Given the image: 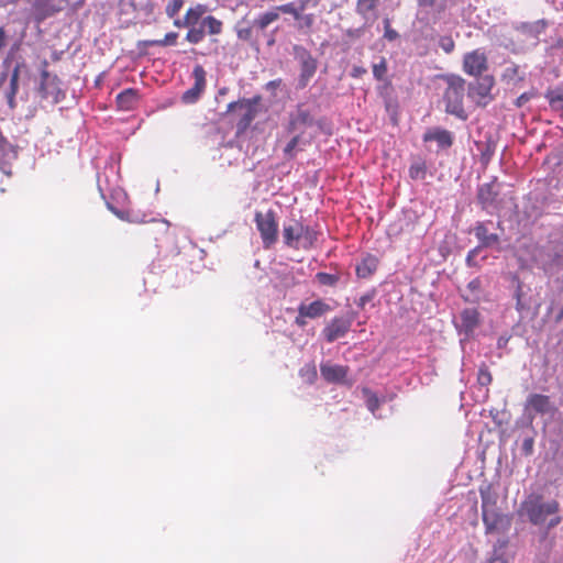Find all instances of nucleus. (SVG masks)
<instances>
[{
    "label": "nucleus",
    "mask_w": 563,
    "mask_h": 563,
    "mask_svg": "<svg viewBox=\"0 0 563 563\" xmlns=\"http://www.w3.org/2000/svg\"><path fill=\"white\" fill-rule=\"evenodd\" d=\"M283 239L286 246L307 251L314 246L318 240V232L313 228L295 220L284 225Z\"/></svg>",
    "instance_id": "nucleus-2"
},
{
    "label": "nucleus",
    "mask_w": 563,
    "mask_h": 563,
    "mask_svg": "<svg viewBox=\"0 0 563 563\" xmlns=\"http://www.w3.org/2000/svg\"><path fill=\"white\" fill-rule=\"evenodd\" d=\"M423 141H434L440 148H449L453 145V134L445 129L434 128L423 134Z\"/></svg>",
    "instance_id": "nucleus-17"
},
{
    "label": "nucleus",
    "mask_w": 563,
    "mask_h": 563,
    "mask_svg": "<svg viewBox=\"0 0 563 563\" xmlns=\"http://www.w3.org/2000/svg\"><path fill=\"white\" fill-rule=\"evenodd\" d=\"M398 36V32L390 26L389 20H385L384 37L388 41H395Z\"/></svg>",
    "instance_id": "nucleus-42"
},
{
    "label": "nucleus",
    "mask_w": 563,
    "mask_h": 563,
    "mask_svg": "<svg viewBox=\"0 0 563 563\" xmlns=\"http://www.w3.org/2000/svg\"><path fill=\"white\" fill-rule=\"evenodd\" d=\"M260 98H255L253 100H242L239 102H230L229 110L234 111L239 110L240 119L238 122V128L240 131L246 130L253 120L256 118L258 110L257 103Z\"/></svg>",
    "instance_id": "nucleus-9"
},
{
    "label": "nucleus",
    "mask_w": 563,
    "mask_h": 563,
    "mask_svg": "<svg viewBox=\"0 0 563 563\" xmlns=\"http://www.w3.org/2000/svg\"><path fill=\"white\" fill-rule=\"evenodd\" d=\"M555 47L563 48V38L558 40Z\"/></svg>",
    "instance_id": "nucleus-58"
},
{
    "label": "nucleus",
    "mask_w": 563,
    "mask_h": 563,
    "mask_svg": "<svg viewBox=\"0 0 563 563\" xmlns=\"http://www.w3.org/2000/svg\"><path fill=\"white\" fill-rule=\"evenodd\" d=\"M378 267V258L374 255L368 254L365 256L360 264L356 266V275L360 278L371 277Z\"/></svg>",
    "instance_id": "nucleus-21"
},
{
    "label": "nucleus",
    "mask_w": 563,
    "mask_h": 563,
    "mask_svg": "<svg viewBox=\"0 0 563 563\" xmlns=\"http://www.w3.org/2000/svg\"><path fill=\"white\" fill-rule=\"evenodd\" d=\"M563 319V306L559 314L556 316V322H560Z\"/></svg>",
    "instance_id": "nucleus-57"
},
{
    "label": "nucleus",
    "mask_w": 563,
    "mask_h": 563,
    "mask_svg": "<svg viewBox=\"0 0 563 563\" xmlns=\"http://www.w3.org/2000/svg\"><path fill=\"white\" fill-rule=\"evenodd\" d=\"M330 310V305L321 299L314 300L310 303H301L298 307V311L301 312L302 316H307L309 319L319 318Z\"/></svg>",
    "instance_id": "nucleus-18"
},
{
    "label": "nucleus",
    "mask_w": 563,
    "mask_h": 563,
    "mask_svg": "<svg viewBox=\"0 0 563 563\" xmlns=\"http://www.w3.org/2000/svg\"><path fill=\"white\" fill-rule=\"evenodd\" d=\"M507 543V540L498 541V545L494 547L492 555L486 560L485 563H512L508 558L505 556L504 553L498 551L499 549L505 548Z\"/></svg>",
    "instance_id": "nucleus-25"
},
{
    "label": "nucleus",
    "mask_w": 563,
    "mask_h": 563,
    "mask_svg": "<svg viewBox=\"0 0 563 563\" xmlns=\"http://www.w3.org/2000/svg\"><path fill=\"white\" fill-rule=\"evenodd\" d=\"M18 80H19V66L14 67L11 78H10V92L8 93L9 103L13 104L14 96L18 91Z\"/></svg>",
    "instance_id": "nucleus-31"
},
{
    "label": "nucleus",
    "mask_w": 563,
    "mask_h": 563,
    "mask_svg": "<svg viewBox=\"0 0 563 563\" xmlns=\"http://www.w3.org/2000/svg\"><path fill=\"white\" fill-rule=\"evenodd\" d=\"M313 124V117L310 111L302 104H299L294 113L289 117L287 131L295 133L300 131L305 126H311Z\"/></svg>",
    "instance_id": "nucleus-13"
},
{
    "label": "nucleus",
    "mask_w": 563,
    "mask_h": 563,
    "mask_svg": "<svg viewBox=\"0 0 563 563\" xmlns=\"http://www.w3.org/2000/svg\"><path fill=\"white\" fill-rule=\"evenodd\" d=\"M477 250L478 247L474 249L473 251H471L467 255V262L470 263L472 257L477 253Z\"/></svg>",
    "instance_id": "nucleus-56"
},
{
    "label": "nucleus",
    "mask_w": 563,
    "mask_h": 563,
    "mask_svg": "<svg viewBox=\"0 0 563 563\" xmlns=\"http://www.w3.org/2000/svg\"><path fill=\"white\" fill-rule=\"evenodd\" d=\"M372 299L371 295H363L358 300V307L364 308L365 303Z\"/></svg>",
    "instance_id": "nucleus-49"
},
{
    "label": "nucleus",
    "mask_w": 563,
    "mask_h": 563,
    "mask_svg": "<svg viewBox=\"0 0 563 563\" xmlns=\"http://www.w3.org/2000/svg\"><path fill=\"white\" fill-rule=\"evenodd\" d=\"M517 282H518V284H517V288H516V291H515L516 309L521 312V311L526 310L528 308V306L523 301L522 284H521V282L519 279Z\"/></svg>",
    "instance_id": "nucleus-35"
},
{
    "label": "nucleus",
    "mask_w": 563,
    "mask_h": 563,
    "mask_svg": "<svg viewBox=\"0 0 563 563\" xmlns=\"http://www.w3.org/2000/svg\"><path fill=\"white\" fill-rule=\"evenodd\" d=\"M499 188L500 185L496 180L483 184L478 187V203L489 213H494L503 207V199H499Z\"/></svg>",
    "instance_id": "nucleus-5"
},
{
    "label": "nucleus",
    "mask_w": 563,
    "mask_h": 563,
    "mask_svg": "<svg viewBox=\"0 0 563 563\" xmlns=\"http://www.w3.org/2000/svg\"><path fill=\"white\" fill-rule=\"evenodd\" d=\"M220 26H221V22L217 21L214 18H213V34L214 33H218L220 31Z\"/></svg>",
    "instance_id": "nucleus-54"
},
{
    "label": "nucleus",
    "mask_w": 563,
    "mask_h": 563,
    "mask_svg": "<svg viewBox=\"0 0 563 563\" xmlns=\"http://www.w3.org/2000/svg\"><path fill=\"white\" fill-rule=\"evenodd\" d=\"M276 85H277L276 81L268 82V86H272V87H275Z\"/></svg>",
    "instance_id": "nucleus-59"
},
{
    "label": "nucleus",
    "mask_w": 563,
    "mask_h": 563,
    "mask_svg": "<svg viewBox=\"0 0 563 563\" xmlns=\"http://www.w3.org/2000/svg\"><path fill=\"white\" fill-rule=\"evenodd\" d=\"M206 70L202 66L196 65L192 71V77L195 79V84L191 88L186 90L181 96V101L186 104H192L198 101L201 93L206 89L207 79H206Z\"/></svg>",
    "instance_id": "nucleus-11"
},
{
    "label": "nucleus",
    "mask_w": 563,
    "mask_h": 563,
    "mask_svg": "<svg viewBox=\"0 0 563 563\" xmlns=\"http://www.w3.org/2000/svg\"><path fill=\"white\" fill-rule=\"evenodd\" d=\"M184 4V0H169V3L166 7V14L169 18H174Z\"/></svg>",
    "instance_id": "nucleus-40"
},
{
    "label": "nucleus",
    "mask_w": 563,
    "mask_h": 563,
    "mask_svg": "<svg viewBox=\"0 0 563 563\" xmlns=\"http://www.w3.org/2000/svg\"><path fill=\"white\" fill-rule=\"evenodd\" d=\"M492 373L489 372L488 366L485 363H483L478 368L477 383L481 386H488L492 384Z\"/></svg>",
    "instance_id": "nucleus-29"
},
{
    "label": "nucleus",
    "mask_w": 563,
    "mask_h": 563,
    "mask_svg": "<svg viewBox=\"0 0 563 563\" xmlns=\"http://www.w3.org/2000/svg\"><path fill=\"white\" fill-rule=\"evenodd\" d=\"M363 394L366 397V406H367L368 410L374 413L379 408L378 397L376 396V394L371 391L368 388H364Z\"/></svg>",
    "instance_id": "nucleus-30"
},
{
    "label": "nucleus",
    "mask_w": 563,
    "mask_h": 563,
    "mask_svg": "<svg viewBox=\"0 0 563 563\" xmlns=\"http://www.w3.org/2000/svg\"><path fill=\"white\" fill-rule=\"evenodd\" d=\"M463 71L473 77H482L488 69V58L484 49L476 48L463 56Z\"/></svg>",
    "instance_id": "nucleus-8"
},
{
    "label": "nucleus",
    "mask_w": 563,
    "mask_h": 563,
    "mask_svg": "<svg viewBox=\"0 0 563 563\" xmlns=\"http://www.w3.org/2000/svg\"><path fill=\"white\" fill-rule=\"evenodd\" d=\"M377 2L378 0H357L356 10L358 13L365 15L376 9Z\"/></svg>",
    "instance_id": "nucleus-32"
},
{
    "label": "nucleus",
    "mask_w": 563,
    "mask_h": 563,
    "mask_svg": "<svg viewBox=\"0 0 563 563\" xmlns=\"http://www.w3.org/2000/svg\"><path fill=\"white\" fill-rule=\"evenodd\" d=\"M203 25L211 27V16L203 18Z\"/></svg>",
    "instance_id": "nucleus-55"
},
{
    "label": "nucleus",
    "mask_w": 563,
    "mask_h": 563,
    "mask_svg": "<svg viewBox=\"0 0 563 563\" xmlns=\"http://www.w3.org/2000/svg\"><path fill=\"white\" fill-rule=\"evenodd\" d=\"M279 18L278 10L276 8L272 11L265 12L264 14L260 15L255 22L254 25L260 30H265L271 23L276 21Z\"/></svg>",
    "instance_id": "nucleus-24"
},
{
    "label": "nucleus",
    "mask_w": 563,
    "mask_h": 563,
    "mask_svg": "<svg viewBox=\"0 0 563 563\" xmlns=\"http://www.w3.org/2000/svg\"><path fill=\"white\" fill-rule=\"evenodd\" d=\"M136 97H137V95H136L135 90H133V89H125L124 91L119 93L118 97H117L118 106L121 109L129 110L135 103Z\"/></svg>",
    "instance_id": "nucleus-23"
},
{
    "label": "nucleus",
    "mask_w": 563,
    "mask_h": 563,
    "mask_svg": "<svg viewBox=\"0 0 563 563\" xmlns=\"http://www.w3.org/2000/svg\"><path fill=\"white\" fill-rule=\"evenodd\" d=\"M479 495L482 500V514L500 509L498 507V494L493 488L492 484L482 485L479 487Z\"/></svg>",
    "instance_id": "nucleus-16"
},
{
    "label": "nucleus",
    "mask_w": 563,
    "mask_h": 563,
    "mask_svg": "<svg viewBox=\"0 0 563 563\" xmlns=\"http://www.w3.org/2000/svg\"><path fill=\"white\" fill-rule=\"evenodd\" d=\"M276 10H278V12L280 11L283 13L291 14L296 20L301 19V14L294 2H289L286 4L279 5L276 8Z\"/></svg>",
    "instance_id": "nucleus-39"
},
{
    "label": "nucleus",
    "mask_w": 563,
    "mask_h": 563,
    "mask_svg": "<svg viewBox=\"0 0 563 563\" xmlns=\"http://www.w3.org/2000/svg\"><path fill=\"white\" fill-rule=\"evenodd\" d=\"M387 74V60L382 57L379 63L373 65V75L377 80H384Z\"/></svg>",
    "instance_id": "nucleus-33"
},
{
    "label": "nucleus",
    "mask_w": 563,
    "mask_h": 563,
    "mask_svg": "<svg viewBox=\"0 0 563 563\" xmlns=\"http://www.w3.org/2000/svg\"><path fill=\"white\" fill-rule=\"evenodd\" d=\"M351 324L350 319L335 317L324 327L322 334L328 342H334L350 331Z\"/></svg>",
    "instance_id": "nucleus-12"
},
{
    "label": "nucleus",
    "mask_w": 563,
    "mask_h": 563,
    "mask_svg": "<svg viewBox=\"0 0 563 563\" xmlns=\"http://www.w3.org/2000/svg\"><path fill=\"white\" fill-rule=\"evenodd\" d=\"M439 46L441 47V49L446 53V54H450L454 51L455 48V42L454 40L452 38V36L450 35H444V36H441L440 40H439Z\"/></svg>",
    "instance_id": "nucleus-38"
},
{
    "label": "nucleus",
    "mask_w": 563,
    "mask_h": 563,
    "mask_svg": "<svg viewBox=\"0 0 563 563\" xmlns=\"http://www.w3.org/2000/svg\"><path fill=\"white\" fill-rule=\"evenodd\" d=\"M107 207H108V209H109L112 213H114L119 219H121V220H125V219H126V218H125V212H124V211H121V210H119V209L114 208V207H113L111 203H109V202L107 203Z\"/></svg>",
    "instance_id": "nucleus-45"
},
{
    "label": "nucleus",
    "mask_w": 563,
    "mask_h": 563,
    "mask_svg": "<svg viewBox=\"0 0 563 563\" xmlns=\"http://www.w3.org/2000/svg\"><path fill=\"white\" fill-rule=\"evenodd\" d=\"M529 100V96L527 93H522L520 95L516 101H515V104L516 107L520 108L522 107L527 101Z\"/></svg>",
    "instance_id": "nucleus-47"
},
{
    "label": "nucleus",
    "mask_w": 563,
    "mask_h": 563,
    "mask_svg": "<svg viewBox=\"0 0 563 563\" xmlns=\"http://www.w3.org/2000/svg\"><path fill=\"white\" fill-rule=\"evenodd\" d=\"M300 136L295 135L285 146L284 154L287 158H294L296 156V148L299 144Z\"/></svg>",
    "instance_id": "nucleus-37"
},
{
    "label": "nucleus",
    "mask_w": 563,
    "mask_h": 563,
    "mask_svg": "<svg viewBox=\"0 0 563 563\" xmlns=\"http://www.w3.org/2000/svg\"><path fill=\"white\" fill-rule=\"evenodd\" d=\"M364 74H366V69L364 67L354 66L352 68L351 76L354 78H358V77L363 76Z\"/></svg>",
    "instance_id": "nucleus-46"
},
{
    "label": "nucleus",
    "mask_w": 563,
    "mask_h": 563,
    "mask_svg": "<svg viewBox=\"0 0 563 563\" xmlns=\"http://www.w3.org/2000/svg\"><path fill=\"white\" fill-rule=\"evenodd\" d=\"M495 79L492 75L482 76L475 84L468 86V97L478 106L486 107L493 101L492 90Z\"/></svg>",
    "instance_id": "nucleus-7"
},
{
    "label": "nucleus",
    "mask_w": 563,
    "mask_h": 563,
    "mask_svg": "<svg viewBox=\"0 0 563 563\" xmlns=\"http://www.w3.org/2000/svg\"><path fill=\"white\" fill-rule=\"evenodd\" d=\"M419 5L421 7H433L435 0H418Z\"/></svg>",
    "instance_id": "nucleus-51"
},
{
    "label": "nucleus",
    "mask_w": 563,
    "mask_h": 563,
    "mask_svg": "<svg viewBox=\"0 0 563 563\" xmlns=\"http://www.w3.org/2000/svg\"><path fill=\"white\" fill-rule=\"evenodd\" d=\"M501 80L508 85H515L517 81H520L521 77L519 76V67L515 64L506 67L503 71Z\"/></svg>",
    "instance_id": "nucleus-26"
},
{
    "label": "nucleus",
    "mask_w": 563,
    "mask_h": 563,
    "mask_svg": "<svg viewBox=\"0 0 563 563\" xmlns=\"http://www.w3.org/2000/svg\"><path fill=\"white\" fill-rule=\"evenodd\" d=\"M301 19L303 20L305 24L310 27L313 23V15L312 14H307L305 16H301Z\"/></svg>",
    "instance_id": "nucleus-50"
},
{
    "label": "nucleus",
    "mask_w": 563,
    "mask_h": 563,
    "mask_svg": "<svg viewBox=\"0 0 563 563\" xmlns=\"http://www.w3.org/2000/svg\"><path fill=\"white\" fill-rule=\"evenodd\" d=\"M308 2L309 0H299V5L297 8L300 13L307 8Z\"/></svg>",
    "instance_id": "nucleus-53"
},
{
    "label": "nucleus",
    "mask_w": 563,
    "mask_h": 563,
    "mask_svg": "<svg viewBox=\"0 0 563 563\" xmlns=\"http://www.w3.org/2000/svg\"><path fill=\"white\" fill-rule=\"evenodd\" d=\"M461 322L464 331L471 333L479 324V312L475 308H467L461 312Z\"/></svg>",
    "instance_id": "nucleus-22"
},
{
    "label": "nucleus",
    "mask_w": 563,
    "mask_h": 563,
    "mask_svg": "<svg viewBox=\"0 0 563 563\" xmlns=\"http://www.w3.org/2000/svg\"><path fill=\"white\" fill-rule=\"evenodd\" d=\"M256 229L265 249L272 247L278 239V222L276 212L272 209L266 212L256 211L254 216Z\"/></svg>",
    "instance_id": "nucleus-4"
},
{
    "label": "nucleus",
    "mask_w": 563,
    "mask_h": 563,
    "mask_svg": "<svg viewBox=\"0 0 563 563\" xmlns=\"http://www.w3.org/2000/svg\"><path fill=\"white\" fill-rule=\"evenodd\" d=\"M482 520L485 528V534H505L512 523V518L508 514H504L500 509L486 511L482 514Z\"/></svg>",
    "instance_id": "nucleus-6"
},
{
    "label": "nucleus",
    "mask_w": 563,
    "mask_h": 563,
    "mask_svg": "<svg viewBox=\"0 0 563 563\" xmlns=\"http://www.w3.org/2000/svg\"><path fill=\"white\" fill-rule=\"evenodd\" d=\"M560 503L555 499L544 501L541 495L531 494L521 504L518 509L520 517H526L534 526L545 523L549 516H554L548 522V529H552L561 523L562 518L558 515Z\"/></svg>",
    "instance_id": "nucleus-1"
},
{
    "label": "nucleus",
    "mask_w": 563,
    "mask_h": 563,
    "mask_svg": "<svg viewBox=\"0 0 563 563\" xmlns=\"http://www.w3.org/2000/svg\"><path fill=\"white\" fill-rule=\"evenodd\" d=\"M200 128V134L203 139L208 140L210 135V126L207 123L197 124Z\"/></svg>",
    "instance_id": "nucleus-44"
},
{
    "label": "nucleus",
    "mask_w": 563,
    "mask_h": 563,
    "mask_svg": "<svg viewBox=\"0 0 563 563\" xmlns=\"http://www.w3.org/2000/svg\"><path fill=\"white\" fill-rule=\"evenodd\" d=\"M300 76L299 85L301 88L306 87L310 79L313 77L317 70V60L311 56L309 52L301 48L300 54Z\"/></svg>",
    "instance_id": "nucleus-14"
},
{
    "label": "nucleus",
    "mask_w": 563,
    "mask_h": 563,
    "mask_svg": "<svg viewBox=\"0 0 563 563\" xmlns=\"http://www.w3.org/2000/svg\"><path fill=\"white\" fill-rule=\"evenodd\" d=\"M525 409L528 412L530 421H532L534 415L552 413L554 412L555 407L549 396L542 394H530L526 400Z\"/></svg>",
    "instance_id": "nucleus-10"
},
{
    "label": "nucleus",
    "mask_w": 563,
    "mask_h": 563,
    "mask_svg": "<svg viewBox=\"0 0 563 563\" xmlns=\"http://www.w3.org/2000/svg\"><path fill=\"white\" fill-rule=\"evenodd\" d=\"M321 376L328 383L345 384L349 367L338 364H322L320 366Z\"/></svg>",
    "instance_id": "nucleus-15"
},
{
    "label": "nucleus",
    "mask_w": 563,
    "mask_h": 563,
    "mask_svg": "<svg viewBox=\"0 0 563 563\" xmlns=\"http://www.w3.org/2000/svg\"><path fill=\"white\" fill-rule=\"evenodd\" d=\"M473 232L481 242V246L488 247L499 242V236L496 233H489L484 222H477Z\"/></svg>",
    "instance_id": "nucleus-20"
},
{
    "label": "nucleus",
    "mask_w": 563,
    "mask_h": 563,
    "mask_svg": "<svg viewBox=\"0 0 563 563\" xmlns=\"http://www.w3.org/2000/svg\"><path fill=\"white\" fill-rule=\"evenodd\" d=\"M177 40V33L170 32L165 35L162 40H154L147 42L148 45H156V46H166V45H174Z\"/></svg>",
    "instance_id": "nucleus-36"
},
{
    "label": "nucleus",
    "mask_w": 563,
    "mask_h": 563,
    "mask_svg": "<svg viewBox=\"0 0 563 563\" xmlns=\"http://www.w3.org/2000/svg\"><path fill=\"white\" fill-rule=\"evenodd\" d=\"M5 38H7V36H5V32H4V30H3L2 27H0V49H1L2 47H4V45H5Z\"/></svg>",
    "instance_id": "nucleus-52"
},
{
    "label": "nucleus",
    "mask_w": 563,
    "mask_h": 563,
    "mask_svg": "<svg viewBox=\"0 0 563 563\" xmlns=\"http://www.w3.org/2000/svg\"><path fill=\"white\" fill-rule=\"evenodd\" d=\"M427 174V166L423 162H417L409 167V176L411 179H423Z\"/></svg>",
    "instance_id": "nucleus-28"
},
{
    "label": "nucleus",
    "mask_w": 563,
    "mask_h": 563,
    "mask_svg": "<svg viewBox=\"0 0 563 563\" xmlns=\"http://www.w3.org/2000/svg\"><path fill=\"white\" fill-rule=\"evenodd\" d=\"M316 279L322 286L334 287L340 280V275L319 272L316 274Z\"/></svg>",
    "instance_id": "nucleus-27"
},
{
    "label": "nucleus",
    "mask_w": 563,
    "mask_h": 563,
    "mask_svg": "<svg viewBox=\"0 0 563 563\" xmlns=\"http://www.w3.org/2000/svg\"><path fill=\"white\" fill-rule=\"evenodd\" d=\"M202 37H203V31L200 29H191L187 33V40L190 43H198L202 40Z\"/></svg>",
    "instance_id": "nucleus-41"
},
{
    "label": "nucleus",
    "mask_w": 563,
    "mask_h": 563,
    "mask_svg": "<svg viewBox=\"0 0 563 563\" xmlns=\"http://www.w3.org/2000/svg\"><path fill=\"white\" fill-rule=\"evenodd\" d=\"M33 10L34 18L37 22H42L46 18L53 15L57 9L52 4L51 0H26Z\"/></svg>",
    "instance_id": "nucleus-19"
},
{
    "label": "nucleus",
    "mask_w": 563,
    "mask_h": 563,
    "mask_svg": "<svg viewBox=\"0 0 563 563\" xmlns=\"http://www.w3.org/2000/svg\"><path fill=\"white\" fill-rule=\"evenodd\" d=\"M446 88L443 93L445 112L465 120L466 113L463 107L465 92V79L459 75H445Z\"/></svg>",
    "instance_id": "nucleus-3"
},
{
    "label": "nucleus",
    "mask_w": 563,
    "mask_h": 563,
    "mask_svg": "<svg viewBox=\"0 0 563 563\" xmlns=\"http://www.w3.org/2000/svg\"><path fill=\"white\" fill-rule=\"evenodd\" d=\"M308 317L307 316H302L301 312L298 311V316L296 317L295 319V323L298 325V327H305L307 324V319Z\"/></svg>",
    "instance_id": "nucleus-48"
},
{
    "label": "nucleus",
    "mask_w": 563,
    "mask_h": 563,
    "mask_svg": "<svg viewBox=\"0 0 563 563\" xmlns=\"http://www.w3.org/2000/svg\"><path fill=\"white\" fill-rule=\"evenodd\" d=\"M205 10L201 5H198L196 8H190L187 11V14L185 16V24L189 25L192 23H196L200 16L203 14Z\"/></svg>",
    "instance_id": "nucleus-34"
},
{
    "label": "nucleus",
    "mask_w": 563,
    "mask_h": 563,
    "mask_svg": "<svg viewBox=\"0 0 563 563\" xmlns=\"http://www.w3.org/2000/svg\"><path fill=\"white\" fill-rule=\"evenodd\" d=\"M534 441L532 438H527L522 442V451L526 455H530L533 452Z\"/></svg>",
    "instance_id": "nucleus-43"
}]
</instances>
